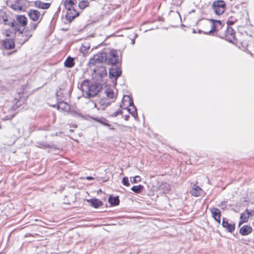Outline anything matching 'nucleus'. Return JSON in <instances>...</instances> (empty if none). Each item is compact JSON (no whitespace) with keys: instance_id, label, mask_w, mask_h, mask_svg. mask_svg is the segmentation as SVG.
Returning a JSON list of instances; mask_svg holds the SVG:
<instances>
[{"instance_id":"nucleus-35","label":"nucleus","mask_w":254,"mask_h":254,"mask_svg":"<svg viewBox=\"0 0 254 254\" xmlns=\"http://www.w3.org/2000/svg\"><path fill=\"white\" fill-rule=\"evenodd\" d=\"M209 20H210V19H209V20H208V22L205 24V27H206V28H205V29H206V31H205V32H206V31H209V30H210V28H210V27L206 26V24L209 22ZM198 33H204V34H205L204 33V31H202L201 30H199V31H198Z\"/></svg>"},{"instance_id":"nucleus-36","label":"nucleus","mask_w":254,"mask_h":254,"mask_svg":"<svg viewBox=\"0 0 254 254\" xmlns=\"http://www.w3.org/2000/svg\"><path fill=\"white\" fill-rule=\"evenodd\" d=\"M30 26H31V28H30L32 30H34L36 29V28L37 27V24L32 23V24H31Z\"/></svg>"},{"instance_id":"nucleus-14","label":"nucleus","mask_w":254,"mask_h":254,"mask_svg":"<svg viewBox=\"0 0 254 254\" xmlns=\"http://www.w3.org/2000/svg\"><path fill=\"white\" fill-rule=\"evenodd\" d=\"M210 210L211 212L212 217L214 218L215 220L218 222V223H220L221 216L220 210L218 208H210Z\"/></svg>"},{"instance_id":"nucleus-15","label":"nucleus","mask_w":254,"mask_h":254,"mask_svg":"<svg viewBox=\"0 0 254 254\" xmlns=\"http://www.w3.org/2000/svg\"><path fill=\"white\" fill-rule=\"evenodd\" d=\"M14 42L12 39H7L3 41L2 46L5 49H12L14 47Z\"/></svg>"},{"instance_id":"nucleus-31","label":"nucleus","mask_w":254,"mask_h":254,"mask_svg":"<svg viewBox=\"0 0 254 254\" xmlns=\"http://www.w3.org/2000/svg\"><path fill=\"white\" fill-rule=\"evenodd\" d=\"M122 183L124 185L127 187H128L130 185V184L128 182V178L127 177H125L123 178Z\"/></svg>"},{"instance_id":"nucleus-25","label":"nucleus","mask_w":254,"mask_h":254,"mask_svg":"<svg viewBox=\"0 0 254 254\" xmlns=\"http://www.w3.org/2000/svg\"><path fill=\"white\" fill-rule=\"evenodd\" d=\"M143 187L140 185L138 186H134L131 188V190L133 192L139 193H140L142 190H143Z\"/></svg>"},{"instance_id":"nucleus-2","label":"nucleus","mask_w":254,"mask_h":254,"mask_svg":"<svg viewBox=\"0 0 254 254\" xmlns=\"http://www.w3.org/2000/svg\"><path fill=\"white\" fill-rule=\"evenodd\" d=\"M121 60L119 56V52L116 50L112 49L108 52L98 53L94 55L89 62L90 67L94 66L96 64L106 63L108 64L114 65L118 63Z\"/></svg>"},{"instance_id":"nucleus-37","label":"nucleus","mask_w":254,"mask_h":254,"mask_svg":"<svg viewBox=\"0 0 254 254\" xmlns=\"http://www.w3.org/2000/svg\"><path fill=\"white\" fill-rule=\"evenodd\" d=\"M86 179L88 180H93L94 178L92 177H87Z\"/></svg>"},{"instance_id":"nucleus-17","label":"nucleus","mask_w":254,"mask_h":254,"mask_svg":"<svg viewBox=\"0 0 254 254\" xmlns=\"http://www.w3.org/2000/svg\"><path fill=\"white\" fill-rule=\"evenodd\" d=\"M253 231V229L251 226L249 225H244L240 230L241 234L244 236L248 235Z\"/></svg>"},{"instance_id":"nucleus-29","label":"nucleus","mask_w":254,"mask_h":254,"mask_svg":"<svg viewBox=\"0 0 254 254\" xmlns=\"http://www.w3.org/2000/svg\"><path fill=\"white\" fill-rule=\"evenodd\" d=\"M122 113H123L122 111L121 110L119 109L117 111H116V112H115L113 113H111L110 116L113 117H116L119 115H122Z\"/></svg>"},{"instance_id":"nucleus-3","label":"nucleus","mask_w":254,"mask_h":254,"mask_svg":"<svg viewBox=\"0 0 254 254\" xmlns=\"http://www.w3.org/2000/svg\"><path fill=\"white\" fill-rule=\"evenodd\" d=\"M80 88L83 96L86 98H90L94 97L98 94L101 86L97 84L89 85L88 81L85 80L81 84Z\"/></svg>"},{"instance_id":"nucleus-12","label":"nucleus","mask_w":254,"mask_h":254,"mask_svg":"<svg viewBox=\"0 0 254 254\" xmlns=\"http://www.w3.org/2000/svg\"><path fill=\"white\" fill-rule=\"evenodd\" d=\"M222 225L224 228L230 233H232L235 230V227L234 223L232 222L229 223L228 220L226 218L223 219Z\"/></svg>"},{"instance_id":"nucleus-18","label":"nucleus","mask_w":254,"mask_h":254,"mask_svg":"<svg viewBox=\"0 0 254 254\" xmlns=\"http://www.w3.org/2000/svg\"><path fill=\"white\" fill-rule=\"evenodd\" d=\"M87 201L89 202L92 206L96 208L103 205L102 202L96 198L87 199Z\"/></svg>"},{"instance_id":"nucleus-5","label":"nucleus","mask_w":254,"mask_h":254,"mask_svg":"<svg viewBox=\"0 0 254 254\" xmlns=\"http://www.w3.org/2000/svg\"><path fill=\"white\" fill-rule=\"evenodd\" d=\"M212 8L215 14L220 15L225 11V2L222 0H215L212 3Z\"/></svg>"},{"instance_id":"nucleus-1","label":"nucleus","mask_w":254,"mask_h":254,"mask_svg":"<svg viewBox=\"0 0 254 254\" xmlns=\"http://www.w3.org/2000/svg\"><path fill=\"white\" fill-rule=\"evenodd\" d=\"M206 26L210 27V30L204 32L206 35H213L215 32L221 38H224L230 42H233L235 40V33L231 27L224 26L220 20L210 19L206 24Z\"/></svg>"},{"instance_id":"nucleus-26","label":"nucleus","mask_w":254,"mask_h":254,"mask_svg":"<svg viewBox=\"0 0 254 254\" xmlns=\"http://www.w3.org/2000/svg\"><path fill=\"white\" fill-rule=\"evenodd\" d=\"M50 4L49 3L39 2L37 3V6L43 9H47L50 7Z\"/></svg>"},{"instance_id":"nucleus-42","label":"nucleus","mask_w":254,"mask_h":254,"mask_svg":"<svg viewBox=\"0 0 254 254\" xmlns=\"http://www.w3.org/2000/svg\"><path fill=\"white\" fill-rule=\"evenodd\" d=\"M20 35H21V36H23L22 32L20 33Z\"/></svg>"},{"instance_id":"nucleus-16","label":"nucleus","mask_w":254,"mask_h":254,"mask_svg":"<svg viewBox=\"0 0 254 254\" xmlns=\"http://www.w3.org/2000/svg\"><path fill=\"white\" fill-rule=\"evenodd\" d=\"M76 4V0H65L64 1V7L66 10L75 8Z\"/></svg>"},{"instance_id":"nucleus-4","label":"nucleus","mask_w":254,"mask_h":254,"mask_svg":"<svg viewBox=\"0 0 254 254\" xmlns=\"http://www.w3.org/2000/svg\"><path fill=\"white\" fill-rule=\"evenodd\" d=\"M96 64V67L93 69L92 74L93 78L96 81L101 80L104 76L107 75V71L105 67L102 65H98Z\"/></svg>"},{"instance_id":"nucleus-34","label":"nucleus","mask_w":254,"mask_h":254,"mask_svg":"<svg viewBox=\"0 0 254 254\" xmlns=\"http://www.w3.org/2000/svg\"><path fill=\"white\" fill-rule=\"evenodd\" d=\"M32 36V34L30 32H26V38L23 40V41L21 43L22 44L27 41L28 39Z\"/></svg>"},{"instance_id":"nucleus-33","label":"nucleus","mask_w":254,"mask_h":254,"mask_svg":"<svg viewBox=\"0 0 254 254\" xmlns=\"http://www.w3.org/2000/svg\"><path fill=\"white\" fill-rule=\"evenodd\" d=\"M89 48H90L89 44L87 43H85L82 45V47L81 48V50H83V49H84V50L86 51V50H88Z\"/></svg>"},{"instance_id":"nucleus-7","label":"nucleus","mask_w":254,"mask_h":254,"mask_svg":"<svg viewBox=\"0 0 254 254\" xmlns=\"http://www.w3.org/2000/svg\"><path fill=\"white\" fill-rule=\"evenodd\" d=\"M254 215V211L249 210L246 209L245 211L242 213L240 216V221L239 222V226L243 223L247 222L250 216Z\"/></svg>"},{"instance_id":"nucleus-11","label":"nucleus","mask_w":254,"mask_h":254,"mask_svg":"<svg viewBox=\"0 0 254 254\" xmlns=\"http://www.w3.org/2000/svg\"><path fill=\"white\" fill-rule=\"evenodd\" d=\"M111 103V101H110L108 99H101L98 102L97 108L98 110H104L107 107L110 105Z\"/></svg>"},{"instance_id":"nucleus-41","label":"nucleus","mask_w":254,"mask_h":254,"mask_svg":"<svg viewBox=\"0 0 254 254\" xmlns=\"http://www.w3.org/2000/svg\"><path fill=\"white\" fill-rule=\"evenodd\" d=\"M134 40H132V44H134Z\"/></svg>"},{"instance_id":"nucleus-13","label":"nucleus","mask_w":254,"mask_h":254,"mask_svg":"<svg viewBox=\"0 0 254 254\" xmlns=\"http://www.w3.org/2000/svg\"><path fill=\"white\" fill-rule=\"evenodd\" d=\"M57 109L61 112L68 113L70 111V106L66 102H60L58 104Z\"/></svg>"},{"instance_id":"nucleus-10","label":"nucleus","mask_w":254,"mask_h":254,"mask_svg":"<svg viewBox=\"0 0 254 254\" xmlns=\"http://www.w3.org/2000/svg\"><path fill=\"white\" fill-rule=\"evenodd\" d=\"M66 10L67 12L65 17L66 19L69 22H71L74 18H75L79 15V12H77L75 8H71Z\"/></svg>"},{"instance_id":"nucleus-23","label":"nucleus","mask_w":254,"mask_h":254,"mask_svg":"<svg viewBox=\"0 0 254 254\" xmlns=\"http://www.w3.org/2000/svg\"><path fill=\"white\" fill-rule=\"evenodd\" d=\"M74 63L73 59L70 57H68L64 62V65L65 67L71 68L74 66Z\"/></svg>"},{"instance_id":"nucleus-32","label":"nucleus","mask_w":254,"mask_h":254,"mask_svg":"<svg viewBox=\"0 0 254 254\" xmlns=\"http://www.w3.org/2000/svg\"><path fill=\"white\" fill-rule=\"evenodd\" d=\"M141 180V178L139 176H136L132 178V180H131V182L132 183H136L137 182H140Z\"/></svg>"},{"instance_id":"nucleus-20","label":"nucleus","mask_w":254,"mask_h":254,"mask_svg":"<svg viewBox=\"0 0 254 254\" xmlns=\"http://www.w3.org/2000/svg\"><path fill=\"white\" fill-rule=\"evenodd\" d=\"M202 190L196 185H193L192 187L191 194L194 196H200L202 193Z\"/></svg>"},{"instance_id":"nucleus-24","label":"nucleus","mask_w":254,"mask_h":254,"mask_svg":"<svg viewBox=\"0 0 254 254\" xmlns=\"http://www.w3.org/2000/svg\"><path fill=\"white\" fill-rule=\"evenodd\" d=\"M160 189L162 190L164 193L168 192L170 190V185L166 183H163L160 186Z\"/></svg>"},{"instance_id":"nucleus-8","label":"nucleus","mask_w":254,"mask_h":254,"mask_svg":"<svg viewBox=\"0 0 254 254\" xmlns=\"http://www.w3.org/2000/svg\"><path fill=\"white\" fill-rule=\"evenodd\" d=\"M28 16L29 18L34 21H40L42 18V15L40 12L35 9H30L28 11Z\"/></svg>"},{"instance_id":"nucleus-21","label":"nucleus","mask_w":254,"mask_h":254,"mask_svg":"<svg viewBox=\"0 0 254 254\" xmlns=\"http://www.w3.org/2000/svg\"><path fill=\"white\" fill-rule=\"evenodd\" d=\"M105 93L107 97V99H108L109 100L110 99H115L116 97V95L114 92V91L110 89V88H107L105 91Z\"/></svg>"},{"instance_id":"nucleus-30","label":"nucleus","mask_w":254,"mask_h":254,"mask_svg":"<svg viewBox=\"0 0 254 254\" xmlns=\"http://www.w3.org/2000/svg\"><path fill=\"white\" fill-rule=\"evenodd\" d=\"M11 7L15 11H21L22 10V7L16 4H11Z\"/></svg>"},{"instance_id":"nucleus-9","label":"nucleus","mask_w":254,"mask_h":254,"mask_svg":"<svg viewBox=\"0 0 254 254\" xmlns=\"http://www.w3.org/2000/svg\"><path fill=\"white\" fill-rule=\"evenodd\" d=\"M122 71L119 67H113L109 70V77L111 79L117 80L121 75Z\"/></svg>"},{"instance_id":"nucleus-38","label":"nucleus","mask_w":254,"mask_h":254,"mask_svg":"<svg viewBox=\"0 0 254 254\" xmlns=\"http://www.w3.org/2000/svg\"><path fill=\"white\" fill-rule=\"evenodd\" d=\"M129 117V115H126V116H125V119L126 121H127V120H128Z\"/></svg>"},{"instance_id":"nucleus-28","label":"nucleus","mask_w":254,"mask_h":254,"mask_svg":"<svg viewBox=\"0 0 254 254\" xmlns=\"http://www.w3.org/2000/svg\"><path fill=\"white\" fill-rule=\"evenodd\" d=\"M97 121L101 123L102 124H103L106 126H107L109 127H110L111 126L108 123V121L104 118H101L99 120H97Z\"/></svg>"},{"instance_id":"nucleus-27","label":"nucleus","mask_w":254,"mask_h":254,"mask_svg":"<svg viewBox=\"0 0 254 254\" xmlns=\"http://www.w3.org/2000/svg\"><path fill=\"white\" fill-rule=\"evenodd\" d=\"M88 4H89V2L87 0H81L79 2L78 6L80 9H83L85 7H86L88 5Z\"/></svg>"},{"instance_id":"nucleus-22","label":"nucleus","mask_w":254,"mask_h":254,"mask_svg":"<svg viewBox=\"0 0 254 254\" xmlns=\"http://www.w3.org/2000/svg\"><path fill=\"white\" fill-rule=\"evenodd\" d=\"M108 201L112 205L115 206L118 205L120 202L119 197L118 196L115 197H112V196H110L109 197Z\"/></svg>"},{"instance_id":"nucleus-39","label":"nucleus","mask_w":254,"mask_h":254,"mask_svg":"<svg viewBox=\"0 0 254 254\" xmlns=\"http://www.w3.org/2000/svg\"><path fill=\"white\" fill-rule=\"evenodd\" d=\"M120 126H122V127H127V126H125L124 125H120Z\"/></svg>"},{"instance_id":"nucleus-6","label":"nucleus","mask_w":254,"mask_h":254,"mask_svg":"<svg viewBox=\"0 0 254 254\" xmlns=\"http://www.w3.org/2000/svg\"><path fill=\"white\" fill-rule=\"evenodd\" d=\"M123 102H127L129 106L132 107V108L128 109V111L134 118L137 116L136 109L133 103V100L129 96L125 95L123 99Z\"/></svg>"},{"instance_id":"nucleus-40","label":"nucleus","mask_w":254,"mask_h":254,"mask_svg":"<svg viewBox=\"0 0 254 254\" xmlns=\"http://www.w3.org/2000/svg\"><path fill=\"white\" fill-rule=\"evenodd\" d=\"M14 23H11V25H12L13 27L14 26Z\"/></svg>"},{"instance_id":"nucleus-19","label":"nucleus","mask_w":254,"mask_h":254,"mask_svg":"<svg viewBox=\"0 0 254 254\" xmlns=\"http://www.w3.org/2000/svg\"><path fill=\"white\" fill-rule=\"evenodd\" d=\"M16 20L18 23L22 27H24L27 25V18L24 15H20L17 16Z\"/></svg>"}]
</instances>
